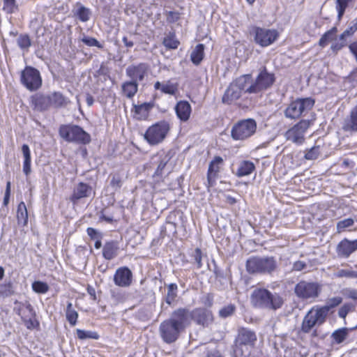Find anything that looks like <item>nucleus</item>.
<instances>
[{
  "label": "nucleus",
  "instance_id": "7ed1b4c3",
  "mask_svg": "<svg viewBox=\"0 0 357 357\" xmlns=\"http://www.w3.org/2000/svg\"><path fill=\"white\" fill-rule=\"evenodd\" d=\"M59 134L63 139L68 142L87 144L91 142L90 135L77 125H61L59 128Z\"/></svg>",
  "mask_w": 357,
  "mask_h": 357
},
{
  "label": "nucleus",
  "instance_id": "a19ab883",
  "mask_svg": "<svg viewBox=\"0 0 357 357\" xmlns=\"http://www.w3.org/2000/svg\"><path fill=\"white\" fill-rule=\"evenodd\" d=\"M66 317V319L71 326H74L76 325L78 318V313L73 308V304L70 302L67 303Z\"/></svg>",
  "mask_w": 357,
  "mask_h": 357
},
{
  "label": "nucleus",
  "instance_id": "c85d7f7f",
  "mask_svg": "<svg viewBox=\"0 0 357 357\" xmlns=\"http://www.w3.org/2000/svg\"><path fill=\"white\" fill-rule=\"evenodd\" d=\"M118 243L116 241L107 242L102 248V256L107 260H112L118 255Z\"/></svg>",
  "mask_w": 357,
  "mask_h": 357
},
{
  "label": "nucleus",
  "instance_id": "680f3d73",
  "mask_svg": "<svg viewBox=\"0 0 357 357\" xmlns=\"http://www.w3.org/2000/svg\"><path fill=\"white\" fill-rule=\"evenodd\" d=\"M344 295L351 299L357 300V290L354 289H345L343 291Z\"/></svg>",
  "mask_w": 357,
  "mask_h": 357
},
{
  "label": "nucleus",
  "instance_id": "9b49d317",
  "mask_svg": "<svg viewBox=\"0 0 357 357\" xmlns=\"http://www.w3.org/2000/svg\"><path fill=\"white\" fill-rule=\"evenodd\" d=\"M310 123V120H301L285 132L286 139L298 145L302 144L305 141V134Z\"/></svg>",
  "mask_w": 357,
  "mask_h": 357
},
{
  "label": "nucleus",
  "instance_id": "338daca9",
  "mask_svg": "<svg viewBox=\"0 0 357 357\" xmlns=\"http://www.w3.org/2000/svg\"><path fill=\"white\" fill-rule=\"evenodd\" d=\"M206 357H225V356L219 350L213 349L207 351Z\"/></svg>",
  "mask_w": 357,
  "mask_h": 357
},
{
  "label": "nucleus",
  "instance_id": "58836bf2",
  "mask_svg": "<svg viewBox=\"0 0 357 357\" xmlns=\"http://www.w3.org/2000/svg\"><path fill=\"white\" fill-rule=\"evenodd\" d=\"M17 218L19 224L26 225L28 222V213L25 204L22 202L19 204L17 211Z\"/></svg>",
  "mask_w": 357,
  "mask_h": 357
},
{
  "label": "nucleus",
  "instance_id": "e2e57ef3",
  "mask_svg": "<svg viewBox=\"0 0 357 357\" xmlns=\"http://www.w3.org/2000/svg\"><path fill=\"white\" fill-rule=\"evenodd\" d=\"M307 268V264L303 261H296L293 264L292 270L301 271Z\"/></svg>",
  "mask_w": 357,
  "mask_h": 357
},
{
  "label": "nucleus",
  "instance_id": "de8ad7c7",
  "mask_svg": "<svg viewBox=\"0 0 357 357\" xmlns=\"http://www.w3.org/2000/svg\"><path fill=\"white\" fill-rule=\"evenodd\" d=\"M321 153V147L319 145L314 146L310 149L306 150L305 158L308 160H313L318 158Z\"/></svg>",
  "mask_w": 357,
  "mask_h": 357
},
{
  "label": "nucleus",
  "instance_id": "cd10ccee",
  "mask_svg": "<svg viewBox=\"0 0 357 357\" xmlns=\"http://www.w3.org/2000/svg\"><path fill=\"white\" fill-rule=\"evenodd\" d=\"M255 170V164L250 160H242L239 162L238 169L235 173L238 177H243L250 175Z\"/></svg>",
  "mask_w": 357,
  "mask_h": 357
},
{
  "label": "nucleus",
  "instance_id": "412c9836",
  "mask_svg": "<svg viewBox=\"0 0 357 357\" xmlns=\"http://www.w3.org/2000/svg\"><path fill=\"white\" fill-rule=\"evenodd\" d=\"M154 107V102H144L141 105H133L134 118L142 121L149 116L151 110Z\"/></svg>",
  "mask_w": 357,
  "mask_h": 357
},
{
  "label": "nucleus",
  "instance_id": "bf43d9fd",
  "mask_svg": "<svg viewBox=\"0 0 357 357\" xmlns=\"http://www.w3.org/2000/svg\"><path fill=\"white\" fill-rule=\"evenodd\" d=\"M351 308V305L349 304L343 305L338 311V316L341 318L344 319Z\"/></svg>",
  "mask_w": 357,
  "mask_h": 357
},
{
  "label": "nucleus",
  "instance_id": "f257e3e1",
  "mask_svg": "<svg viewBox=\"0 0 357 357\" xmlns=\"http://www.w3.org/2000/svg\"><path fill=\"white\" fill-rule=\"evenodd\" d=\"M252 305L259 309L276 311L284 305V300L278 293H273L265 288H256L251 294Z\"/></svg>",
  "mask_w": 357,
  "mask_h": 357
},
{
  "label": "nucleus",
  "instance_id": "8fccbe9b",
  "mask_svg": "<svg viewBox=\"0 0 357 357\" xmlns=\"http://www.w3.org/2000/svg\"><path fill=\"white\" fill-rule=\"evenodd\" d=\"M32 289L38 294H45L49 290V286L46 282L35 281L32 283Z\"/></svg>",
  "mask_w": 357,
  "mask_h": 357
},
{
  "label": "nucleus",
  "instance_id": "a878e982",
  "mask_svg": "<svg viewBox=\"0 0 357 357\" xmlns=\"http://www.w3.org/2000/svg\"><path fill=\"white\" fill-rule=\"evenodd\" d=\"M157 168L154 173V176H162L165 173V169L171 158L168 153L165 152L158 153L156 156Z\"/></svg>",
  "mask_w": 357,
  "mask_h": 357
},
{
  "label": "nucleus",
  "instance_id": "5701e85b",
  "mask_svg": "<svg viewBox=\"0 0 357 357\" xmlns=\"http://www.w3.org/2000/svg\"><path fill=\"white\" fill-rule=\"evenodd\" d=\"M175 112L177 117L183 122L187 121L192 112L191 105L186 100L178 101L175 106Z\"/></svg>",
  "mask_w": 357,
  "mask_h": 357
},
{
  "label": "nucleus",
  "instance_id": "aec40b11",
  "mask_svg": "<svg viewBox=\"0 0 357 357\" xmlns=\"http://www.w3.org/2000/svg\"><path fill=\"white\" fill-rule=\"evenodd\" d=\"M357 250V240L349 241L347 238L342 240L337 246V253L339 257L348 258Z\"/></svg>",
  "mask_w": 357,
  "mask_h": 357
},
{
  "label": "nucleus",
  "instance_id": "5fc2aeb1",
  "mask_svg": "<svg viewBox=\"0 0 357 357\" xmlns=\"http://www.w3.org/2000/svg\"><path fill=\"white\" fill-rule=\"evenodd\" d=\"M354 220L352 218H346L342 220L339 221L337 223V229L338 232H341L344 230L346 228H348L354 225Z\"/></svg>",
  "mask_w": 357,
  "mask_h": 357
},
{
  "label": "nucleus",
  "instance_id": "39448f33",
  "mask_svg": "<svg viewBox=\"0 0 357 357\" xmlns=\"http://www.w3.org/2000/svg\"><path fill=\"white\" fill-rule=\"evenodd\" d=\"M328 317L327 310L320 305L313 306L305 315L302 324L301 331L309 333L314 327L319 326L325 323Z\"/></svg>",
  "mask_w": 357,
  "mask_h": 357
},
{
  "label": "nucleus",
  "instance_id": "9d476101",
  "mask_svg": "<svg viewBox=\"0 0 357 357\" xmlns=\"http://www.w3.org/2000/svg\"><path fill=\"white\" fill-rule=\"evenodd\" d=\"M256 129L257 123L254 119H244L234 125L231 135L235 140H243L253 135Z\"/></svg>",
  "mask_w": 357,
  "mask_h": 357
},
{
  "label": "nucleus",
  "instance_id": "a211bd4d",
  "mask_svg": "<svg viewBox=\"0 0 357 357\" xmlns=\"http://www.w3.org/2000/svg\"><path fill=\"white\" fill-rule=\"evenodd\" d=\"M30 104L33 110L44 112L50 107V97L42 93H36L30 97Z\"/></svg>",
  "mask_w": 357,
  "mask_h": 357
},
{
  "label": "nucleus",
  "instance_id": "4c0bfd02",
  "mask_svg": "<svg viewBox=\"0 0 357 357\" xmlns=\"http://www.w3.org/2000/svg\"><path fill=\"white\" fill-rule=\"evenodd\" d=\"M91 10L82 5L81 3L77 4V9L75 12V15L77 16L79 20L82 22H87L90 19Z\"/></svg>",
  "mask_w": 357,
  "mask_h": 357
},
{
  "label": "nucleus",
  "instance_id": "423d86ee",
  "mask_svg": "<svg viewBox=\"0 0 357 357\" xmlns=\"http://www.w3.org/2000/svg\"><path fill=\"white\" fill-rule=\"evenodd\" d=\"M250 33L254 42L261 47H266L273 44L279 38V32L274 29H267L257 26L250 27Z\"/></svg>",
  "mask_w": 357,
  "mask_h": 357
},
{
  "label": "nucleus",
  "instance_id": "1a4fd4ad",
  "mask_svg": "<svg viewBox=\"0 0 357 357\" xmlns=\"http://www.w3.org/2000/svg\"><path fill=\"white\" fill-rule=\"evenodd\" d=\"M169 130V125L165 121H161L150 126L144 135V139L151 145L162 142Z\"/></svg>",
  "mask_w": 357,
  "mask_h": 357
},
{
  "label": "nucleus",
  "instance_id": "473e14b6",
  "mask_svg": "<svg viewBox=\"0 0 357 357\" xmlns=\"http://www.w3.org/2000/svg\"><path fill=\"white\" fill-rule=\"evenodd\" d=\"M205 46L203 44L197 45L190 54V60L193 64L198 66L204 59Z\"/></svg>",
  "mask_w": 357,
  "mask_h": 357
},
{
  "label": "nucleus",
  "instance_id": "13d9d810",
  "mask_svg": "<svg viewBox=\"0 0 357 357\" xmlns=\"http://www.w3.org/2000/svg\"><path fill=\"white\" fill-rule=\"evenodd\" d=\"M193 258L197 264V268H200L202 266V250L199 248H196L193 254Z\"/></svg>",
  "mask_w": 357,
  "mask_h": 357
},
{
  "label": "nucleus",
  "instance_id": "0e129e2a",
  "mask_svg": "<svg viewBox=\"0 0 357 357\" xmlns=\"http://www.w3.org/2000/svg\"><path fill=\"white\" fill-rule=\"evenodd\" d=\"M10 182L8 181L6 183V188L5 191V195L3 197V205L7 206L9 203L10 199Z\"/></svg>",
  "mask_w": 357,
  "mask_h": 357
},
{
  "label": "nucleus",
  "instance_id": "c9c22d12",
  "mask_svg": "<svg viewBox=\"0 0 357 357\" xmlns=\"http://www.w3.org/2000/svg\"><path fill=\"white\" fill-rule=\"evenodd\" d=\"M223 162L222 157L215 156L213 160L210 162L207 173L218 176L220 167L223 165Z\"/></svg>",
  "mask_w": 357,
  "mask_h": 357
},
{
  "label": "nucleus",
  "instance_id": "f3484780",
  "mask_svg": "<svg viewBox=\"0 0 357 357\" xmlns=\"http://www.w3.org/2000/svg\"><path fill=\"white\" fill-rule=\"evenodd\" d=\"M132 281V273L126 266L120 267L116 269L114 275V284L121 287L130 286Z\"/></svg>",
  "mask_w": 357,
  "mask_h": 357
},
{
  "label": "nucleus",
  "instance_id": "6e6d98bb",
  "mask_svg": "<svg viewBox=\"0 0 357 357\" xmlns=\"http://www.w3.org/2000/svg\"><path fill=\"white\" fill-rule=\"evenodd\" d=\"M357 31V18L353 20L347 29H346L343 32L348 36L351 37L354 33Z\"/></svg>",
  "mask_w": 357,
  "mask_h": 357
},
{
  "label": "nucleus",
  "instance_id": "0eeeda50",
  "mask_svg": "<svg viewBox=\"0 0 357 357\" xmlns=\"http://www.w3.org/2000/svg\"><path fill=\"white\" fill-rule=\"evenodd\" d=\"M20 82L27 90L36 91L41 87L43 79L38 69L32 66H26L21 71Z\"/></svg>",
  "mask_w": 357,
  "mask_h": 357
},
{
  "label": "nucleus",
  "instance_id": "a18cd8bd",
  "mask_svg": "<svg viewBox=\"0 0 357 357\" xmlns=\"http://www.w3.org/2000/svg\"><path fill=\"white\" fill-rule=\"evenodd\" d=\"M77 336L79 340H86V339H93L98 340L99 338V335L94 331H84L82 329L77 328L76 330Z\"/></svg>",
  "mask_w": 357,
  "mask_h": 357
},
{
  "label": "nucleus",
  "instance_id": "3c124183",
  "mask_svg": "<svg viewBox=\"0 0 357 357\" xmlns=\"http://www.w3.org/2000/svg\"><path fill=\"white\" fill-rule=\"evenodd\" d=\"M352 0H336V9L337 10V17L340 20L343 16L347 7Z\"/></svg>",
  "mask_w": 357,
  "mask_h": 357
},
{
  "label": "nucleus",
  "instance_id": "f8f14e48",
  "mask_svg": "<svg viewBox=\"0 0 357 357\" xmlns=\"http://www.w3.org/2000/svg\"><path fill=\"white\" fill-rule=\"evenodd\" d=\"M183 331L168 319L161 322L159 326L160 335L167 344L176 341Z\"/></svg>",
  "mask_w": 357,
  "mask_h": 357
},
{
  "label": "nucleus",
  "instance_id": "052dcab7",
  "mask_svg": "<svg viewBox=\"0 0 357 357\" xmlns=\"http://www.w3.org/2000/svg\"><path fill=\"white\" fill-rule=\"evenodd\" d=\"M87 234L90 236L91 239H98L101 238L102 234L100 232H99L96 229H93L92 227H89L86 229Z\"/></svg>",
  "mask_w": 357,
  "mask_h": 357
},
{
  "label": "nucleus",
  "instance_id": "603ef678",
  "mask_svg": "<svg viewBox=\"0 0 357 357\" xmlns=\"http://www.w3.org/2000/svg\"><path fill=\"white\" fill-rule=\"evenodd\" d=\"M335 275L337 278H357V271L351 269H340L335 272Z\"/></svg>",
  "mask_w": 357,
  "mask_h": 357
},
{
  "label": "nucleus",
  "instance_id": "2f4dec72",
  "mask_svg": "<svg viewBox=\"0 0 357 357\" xmlns=\"http://www.w3.org/2000/svg\"><path fill=\"white\" fill-rule=\"evenodd\" d=\"M154 89L161 91L163 93L173 96L176 94L178 89L177 84L171 83L170 81L165 83H161L158 81L154 84Z\"/></svg>",
  "mask_w": 357,
  "mask_h": 357
},
{
  "label": "nucleus",
  "instance_id": "7c9ffc66",
  "mask_svg": "<svg viewBox=\"0 0 357 357\" xmlns=\"http://www.w3.org/2000/svg\"><path fill=\"white\" fill-rule=\"evenodd\" d=\"M49 96L50 97V105L55 108L66 107L70 102L69 100L60 92H54L49 94Z\"/></svg>",
  "mask_w": 357,
  "mask_h": 357
},
{
  "label": "nucleus",
  "instance_id": "79ce46f5",
  "mask_svg": "<svg viewBox=\"0 0 357 357\" xmlns=\"http://www.w3.org/2000/svg\"><path fill=\"white\" fill-rule=\"evenodd\" d=\"M178 287L175 283H171L167 287V294L165 297V302L171 305L177 297Z\"/></svg>",
  "mask_w": 357,
  "mask_h": 357
},
{
  "label": "nucleus",
  "instance_id": "49530a36",
  "mask_svg": "<svg viewBox=\"0 0 357 357\" xmlns=\"http://www.w3.org/2000/svg\"><path fill=\"white\" fill-rule=\"evenodd\" d=\"M236 309L235 305L230 303L222 307L218 312V315L222 319L229 317L234 314Z\"/></svg>",
  "mask_w": 357,
  "mask_h": 357
},
{
  "label": "nucleus",
  "instance_id": "b1692460",
  "mask_svg": "<svg viewBox=\"0 0 357 357\" xmlns=\"http://www.w3.org/2000/svg\"><path fill=\"white\" fill-rule=\"evenodd\" d=\"M257 340L255 333L247 328H241L238 331L237 342L239 344L254 345Z\"/></svg>",
  "mask_w": 357,
  "mask_h": 357
},
{
  "label": "nucleus",
  "instance_id": "37998d69",
  "mask_svg": "<svg viewBox=\"0 0 357 357\" xmlns=\"http://www.w3.org/2000/svg\"><path fill=\"white\" fill-rule=\"evenodd\" d=\"M17 44L21 50L28 52L31 46V40L27 34H20L17 38Z\"/></svg>",
  "mask_w": 357,
  "mask_h": 357
},
{
  "label": "nucleus",
  "instance_id": "e433bc0d",
  "mask_svg": "<svg viewBox=\"0 0 357 357\" xmlns=\"http://www.w3.org/2000/svg\"><path fill=\"white\" fill-rule=\"evenodd\" d=\"M349 329L347 328H341L335 330L331 335V338L336 344L343 342L349 335Z\"/></svg>",
  "mask_w": 357,
  "mask_h": 357
},
{
  "label": "nucleus",
  "instance_id": "864d4df0",
  "mask_svg": "<svg viewBox=\"0 0 357 357\" xmlns=\"http://www.w3.org/2000/svg\"><path fill=\"white\" fill-rule=\"evenodd\" d=\"M81 40L89 47H97L99 49L103 48V45L94 38L84 36Z\"/></svg>",
  "mask_w": 357,
  "mask_h": 357
},
{
  "label": "nucleus",
  "instance_id": "ea45409f",
  "mask_svg": "<svg viewBox=\"0 0 357 357\" xmlns=\"http://www.w3.org/2000/svg\"><path fill=\"white\" fill-rule=\"evenodd\" d=\"M337 32V28L333 26L321 37L319 45L322 47H325L329 41H332L335 38Z\"/></svg>",
  "mask_w": 357,
  "mask_h": 357
},
{
  "label": "nucleus",
  "instance_id": "f704fd0d",
  "mask_svg": "<svg viewBox=\"0 0 357 357\" xmlns=\"http://www.w3.org/2000/svg\"><path fill=\"white\" fill-rule=\"evenodd\" d=\"M163 45L169 50L178 48L180 42L177 40L174 32H169L162 40Z\"/></svg>",
  "mask_w": 357,
  "mask_h": 357
},
{
  "label": "nucleus",
  "instance_id": "69168bd1",
  "mask_svg": "<svg viewBox=\"0 0 357 357\" xmlns=\"http://www.w3.org/2000/svg\"><path fill=\"white\" fill-rule=\"evenodd\" d=\"M100 219L108 223H112L114 221L113 216L111 214H107L105 210L100 212Z\"/></svg>",
  "mask_w": 357,
  "mask_h": 357
},
{
  "label": "nucleus",
  "instance_id": "4d7b16f0",
  "mask_svg": "<svg viewBox=\"0 0 357 357\" xmlns=\"http://www.w3.org/2000/svg\"><path fill=\"white\" fill-rule=\"evenodd\" d=\"M16 8L15 0H3V10L7 13H13Z\"/></svg>",
  "mask_w": 357,
  "mask_h": 357
},
{
  "label": "nucleus",
  "instance_id": "c756f323",
  "mask_svg": "<svg viewBox=\"0 0 357 357\" xmlns=\"http://www.w3.org/2000/svg\"><path fill=\"white\" fill-rule=\"evenodd\" d=\"M121 91L127 98H132L138 91V83L135 81L130 80L125 82L122 84Z\"/></svg>",
  "mask_w": 357,
  "mask_h": 357
},
{
  "label": "nucleus",
  "instance_id": "393cba45",
  "mask_svg": "<svg viewBox=\"0 0 357 357\" xmlns=\"http://www.w3.org/2000/svg\"><path fill=\"white\" fill-rule=\"evenodd\" d=\"M242 92L233 84L226 89L222 98V102L224 104L230 105L234 101L238 100L241 96Z\"/></svg>",
  "mask_w": 357,
  "mask_h": 357
},
{
  "label": "nucleus",
  "instance_id": "4468645a",
  "mask_svg": "<svg viewBox=\"0 0 357 357\" xmlns=\"http://www.w3.org/2000/svg\"><path fill=\"white\" fill-rule=\"evenodd\" d=\"M168 319L183 331L190 324V310L188 308L179 307L172 312Z\"/></svg>",
  "mask_w": 357,
  "mask_h": 357
},
{
  "label": "nucleus",
  "instance_id": "bb28decb",
  "mask_svg": "<svg viewBox=\"0 0 357 357\" xmlns=\"http://www.w3.org/2000/svg\"><path fill=\"white\" fill-rule=\"evenodd\" d=\"M342 128L347 132H357V105L351 110L349 116L344 120Z\"/></svg>",
  "mask_w": 357,
  "mask_h": 357
},
{
  "label": "nucleus",
  "instance_id": "6ab92c4d",
  "mask_svg": "<svg viewBox=\"0 0 357 357\" xmlns=\"http://www.w3.org/2000/svg\"><path fill=\"white\" fill-rule=\"evenodd\" d=\"M91 193V186L87 183L80 182L74 187L70 200L73 204H77L79 199L90 197Z\"/></svg>",
  "mask_w": 357,
  "mask_h": 357
},
{
  "label": "nucleus",
  "instance_id": "4be33fe9",
  "mask_svg": "<svg viewBox=\"0 0 357 357\" xmlns=\"http://www.w3.org/2000/svg\"><path fill=\"white\" fill-rule=\"evenodd\" d=\"M241 92L247 93H255V91H251L254 86L253 79L250 75H245L238 77L234 82H232Z\"/></svg>",
  "mask_w": 357,
  "mask_h": 357
},
{
  "label": "nucleus",
  "instance_id": "dca6fc26",
  "mask_svg": "<svg viewBox=\"0 0 357 357\" xmlns=\"http://www.w3.org/2000/svg\"><path fill=\"white\" fill-rule=\"evenodd\" d=\"M190 318L191 321L203 327H208L213 321L212 312L204 307H197L190 311Z\"/></svg>",
  "mask_w": 357,
  "mask_h": 357
},
{
  "label": "nucleus",
  "instance_id": "c03bdc74",
  "mask_svg": "<svg viewBox=\"0 0 357 357\" xmlns=\"http://www.w3.org/2000/svg\"><path fill=\"white\" fill-rule=\"evenodd\" d=\"M14 294L13 284L10 281L0 284V297L6 298L11 296Z\"/></svg>",
  "mask_w": 357,
  "mask_h": 357
},
{
  "label": "nucleus",
  "instance_id": "2eb2a0df",
  "mask_svg": "<svg viewBox=\"0 0 357 357\" xmlns=\"http://www.w3.org/2000/svg\"><path fill=\"white\" fill-rule=\"evenodd\" d=\"M149 65L146 63H139L129 66L126 70V75L132 80L142 82L148 75Z\"/></svg>",
  "mask_w": 357,
  "mask_h": 357
},
{
  "label": "nucleus",
  "instance_id": "ddd939ff",
  "mask_svg": "<svg viewBox=\"0 0 357 357\" xmlns=\"http://www.w3.org/2000/svg\"><path fill=\"white\" fill-rule=\"evenodd\" d=\"M275 77L273 73H268L264 67L260 71L255 80H253L254 86L252 90L255 93H260L270 88L275 82Z\"/></svg>",
  "mask_w": 357,
  "mask_h": 357
},
{
  "label": "nucleus",
  "instance_id": "774afa93",
  "mask_svg": "<svg viewBox=\"0 0 357 357\" xmlns=\"http://www.w3.org/2000/svg\"><path fill=\"white\" fill-rule=\"evenodd\" d=\"M350 52L354 56L357 61V40L351 43L349 45Z\"/></svg>",
  "mask_w": 357,
  "mask_h": 357
},
{
  "label": "nucleus",
  "instance_id": "72a5a7b5",
  "mask_svg": "<svg viewBox=\"0 0 357 357\" xmlns=\"http://www.w3.org/2000/svg\"><path fill=\"white\" fill-rule=\"evenodd\" d=\"M22 151L24 156V162H23V172L26 175H29L31 169V151L29 146L27 144H23L22 146Z\"/></svg>",
  "mask_w": 357,
  "mask_h": 357
},
{
  "label": "nucleus",
  "instance_id": "20e7f679",
  "mask_svg": "<svg viewBox=\"0 0 357 357\" xmlns=\"http://www.w3.org/2000/svg\"><path fill=\"white\" fill-rule=\"evenodd\" d=\"M314 103L315 100L312 98H298L287 105L284 110V115L289 119H298L308 113Z\"/></svg>",
  "mask_w": 357,
  "mask_h": 357
},
{
  "label": "nucleus",
  "instance_id": "09e8293b",
  "mask_svg": "<svg viewBox=\"0 0 357 357\" xmlns=\"http://www.w3.org/2000/svg\"><path fill=\"white\" fill-rule=\"evenodd\" d=\"M342 302V298L340 296L330 298L326 301V305L321 306L322 308L327 310V314H329L330 310L338 306Z\"/></svg>",
  "mask_w": 357,
  "mask_h": 357
},
{
  "label": "nucleus",
  "instance_id": "f03ea898",
  "mask_svg": "<svg viewBox=\"0 0 357 357\" xmlns=\"http://www.w3.org/2000/svg\"><path fill=\"white\" fill-rule=\"evenodd\" d=\"M246 271L250 274L273 275L278 269V261L273 256H256L246 261Z\"/></svg>",
  "mask_w": 357,
  "mask_h": 357
},
{
  "label": "nucleus",
  "instance_id": "6e6552de",
  "mask_svg": "<svg viewBox=\"0 0 357 357\" xmlns=\"http://www.w3.org/2000/svg\"><path fill=\"white\" fill-rule=\"evenodd\" d=\"M321 291V286L315 282L300 281L294 287L297 297L304 301H314Z\"/></svg>",
  "mask_w": 357,
  "mask_h": 357
}]
</instances>
